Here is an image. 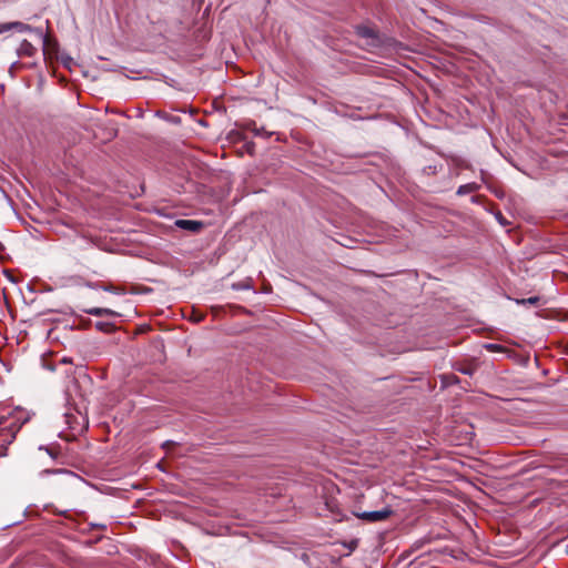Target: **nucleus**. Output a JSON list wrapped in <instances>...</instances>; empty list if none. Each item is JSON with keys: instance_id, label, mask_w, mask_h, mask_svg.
I'll return each mask as SVG.
<instances>
[{"instance_id": "4", "label": "nucleus", "mask_w": 568, "mask_h": 568, "mask_svg": "<svg viewBox=\"0 0 568 568\" xmlns=\"http://www.w3.org/2000/svg\"><path fill=\"white\" fill-rule=\"evenodd\" d=\"M14 30L17 32H30L33 28L30 24H27L21 21H12L0 23V33Z\"/></svg>"}, {"instance_id": "2", "label": "nucleus", "mask_w": 568, "mask_h": 568, "mask_svg": "<svg viewBox=\"0 0 568 568\" xmlns=\"http://www.w3.org/2000/svg\"><path fill=\"white\" fill-rule=\"evenodd\" d=\"M355 32L358 37L367 40V45L372 48H379L383 45V40L378 33V31L368 26H357Z\"/></svg>"}, {"instance_id": "15", "label": "nucleus", "mask_w": 568, "mask_h": 568, "mask_svg": "<svg viewBox=\"0 0 568 568\" xmlns=\"http://www.w3.org/2000/svg\"><path fill=\"white\" fill-rule=\"evenodd\" d=\"M175 445H176V443H175V442H173V440H166V442H164V443L162 444V448H164V449L169 450V449H171V448H172L173 446H175Z\"/></svg>"}, {"instance_id": "12", "label": "nucleus", "mask_w": 568, "mask_h": 568, "mask_svg": "<svg viewBox=\"0 0 568 568\" xmlns=\"http://www.w3.org/2000/svg\"><path fill=\"white\" fill-rule=\"evenodd\" d=\"M438 172V165L429 164L423 168V174L425 175H435Z\"/></svg>"}, {"instance_id": "17", "label": "nucleus", "mask_w": 568, "mask_h": 568, "mask_svg": "<svg viewBox=\"0 0 568 568\" xmlns=\"http://www.w3.org/2000/svg\"><path fill=\"white\" fill-rule=\"evenodd\" d=\"M92 527H94V528H99V529H105V528H106V526H105V525H101V524L92 525Z\"/></svg>"}, {"instance_id": "5", "label": "nucleus", "mask_w": 568, "mask_h": 568, "mask_svg": "<svg viewBox=\"0 0 568 568\" xmlns=\"http://www.w3.org/2000/svg\"><path fill=\"white\" fill-rule=\"evenodd\" d=\"M175 225L179 229L186 230V231H190L192 233L200 232L203 229V226H204L203 222L194 221V220H176L175 221Z\"/></svg>"}, {"instance_id": "19", "label": "nucleus", "mask_w": 568, "mask_h": 568, "mask_svg": "<svg viewBox=\"0 0 568 568\" xmlns=\"http://www.w3.org/2000/svg\"><path fill=\"white\" fill-rule=\"evenodd\" d=\"M450 382H452V383H457V382H458V378H457L456 376H452V377H450Z\"/></svg>"}, {"instance_id": "3", "label": "nucleus", "mask_w": 568, "mask_h": 568, "mask_svg": "<svg viewBox=\"0 0 568 568\" xmlns=\"http://www.w3.org/2000/svg\"><path fill=\"white\" fill-rule=\"evenodd\" d=\"M393 513L394 511L390 507H385L381 510L354 513V515L364 521L378 523L388 519Z\"/></svg>"}, {"instance_id": "6", "label": "nucleus", "mask_w": 568, "mask_h": 568, "mask_svg": "<svg viewBox=\"0 0 568 568\" xmlns=\"http://www.w3.org/2000/svg\"><path fill=\"white\" fill-rule=\"evenodd\" d=\"M453 367L462 374L471 376L477 369V364L475 362L455 363Z\"/></svg>"}, {"instance_id": "18", "label": "nucleus", "mask_w": 568, "mask_h": 568, "mask_svg": "<svg viewBox=\"0 0 568 568\" xmlns=\"http://www.w3.org/2000/svg\"><path fill=\"white\" fill-rule=\"evenodd\" d=\"M61 362H62V363H64V364H67V363H71V359H70V358L64 357V358H62V359H61Z\"/></svg>"}, {"instance_id": "7", "label": "nucleus", "mask_w": 568, "mask_h": 568, "mask_svg": "<svg viewBox=\"0 0 568 568\" xmlns=\"http://www.w3.org/2000/svg\"><path fill=\"white\" fill-rule=\"evenodd\" d=\"M36 48L28 40H23L17 49L19 57H32L36 53Z\"/></svg>"}, {"instance_id": "13", "label": "nucleus", "mask_w": 568, "mask_h": 568, "mask_svg": "<svg viewBox=\"0 0 568 568\" xmlns=\"http://www.w3.org/2000/svg\"><path fill=\"white\" fill-rule=\"evenodd\" d=\"M40 449H44L53 459H55L60 452L55 447H40Z\"/></svg>"}, {"instance_id": "23", "label": "nucleus", "mask_w": 568, "mask_h": 568, "mask_svg": "<svg viewBox=\"0 0 568 568\" xmlns=\"http://www.w3.org/2000/svg\"><path fill=\"white\" fill-rule=\"evenodd\" d=\"M241 287H243V288H247L248 286H247V285H244V284H241Z\"/></svg>"}, {"instance_id": "24", "label": "nucleus", "mask_w": 568, "mask_h": 568, "mask_svg": "<svg viewBox=\"0 0 568 568\" xmlns=\"http://www.w3.org/2000/svg\"><path fill=\"white\" fill-rule=\"evenodd\" d=\"M567 554H568V549H567Z\"/></svg>"}, {"instance_id": "21", "label": "nucleus", "mask_w": 568, "mask_h": 568, "mask_svg": "<svg viewBox=\"0 0 568 568\" xmlns=\"http://www.w3.org/2000/svg\"><path fill=\"white\" fill-rule=\"evenodd\" d=\"M44 471H45V473H58L59 470H49V469H45Z\"/></svg>"}, {"instance_id": "22", "label": "nucleus", "mask_w": 568, "mask_h": 568, "mask_svg": "<svg viewBox=\"0 0 568 568\" xmlns=\"http://www.w3.org/2000/svg\"><path fill=\"white\" fill-rule=\"evenodd\" d=\"M241 287H243V288H247L248 286H247V285H244V284H241Z\"/></svg>"}, {"instance_id": "14", "label": "nucleus", "mask_w": 568, "mask_h": 568, "mask_svg": "<svg viewBox=\"0 0 568 568\" xmlns=\"http://www.w3.org/2000/svg\"><path fill=\"white\" fill-rule=\"evenodd\" d=\"M346 546L349 549V551H353L357 548L358 540L357 539L351 540Z\"/></svg>"}, {"instance_id": "1", "label": "nucleus", "mask_w": 568, "mask_h": 568, "mask_svg": "<svg viewBox=\"0 0 568 568\" xmlns=\"http://www.w3.org/2000/svg\"><path fill=\"white\" fill-rule=\"evenodd\" d=\"M29 420L23 410H18L12 416H0V454H3L23 424Z\"/></svg>"}, {"instance_id": "16", "label": "nucleus", "mask_w": 568, "mask_h": 568, "mask_svg": "<svg viewBox=\"0 0 568 568\" xmlns=\"http://www.w3.org/2000/svg\"><path fill=\"white\" fill-rule=\"evenodd\" d=\"M486 348L490 349V351H496V349H499L500 346L497 345V344H487L486 345Z\"/></svg>"}, {"instance_id": "9", "label": "nucleus", "mask_w": 568, "mask_h": 568, "mask_svg": "<svg viewBox=\"0 0 568 568\" xmlns=\"http://www.w3.org/2000/svg\"><path fill=\"white\" fill-rule=\"evenodd\" d=\"M479 190V185L475 182L463 184L457 189L456 194L457 195H466L469 193H474Z\"/></svg>"}, {"instance_id": "10", "label": "nucleus", "mask_w": 568, "mask_h": 568, "mask_svg": "<svg viewBox=\"0 0 568 568\" xmlns=\"http://www.w3.org/2000/svg\"><path fill=\"white\" fill-rule=\"evenodd\" d=\"M95 328L100 332L110 333L115 329V325L111 322H97Z\"/></svg>"}, {"instance_id": "11", "label": "nucleus", "mask_w": 568, "mask_h": 568, "mask_svg": "<svg viewBox=\"0 0 568 568\" xmlns=\"http://www.w3.org/2000/svg\"><path fill=\"white\" fill-rule=\"evenodd\" d=\"M539 302H540V297L539 296H531V297H528V298L516 300L517 304H523V305H526V304L537 305Z\"/></svg>"}, {"instance_id": "20", "label": "nucleus", "mask_w": 568, "mask_h": 568, "mask_svg": "<svg viewBox=\"0 0 568 568\" xmlns=\"http://www.w3.org/2000/svg\"><path fill=\"white\" fill-rule=\"evenodd\" d=\"M4 250L3 244L0 242V253Z\"/></svg>"}, {"instance_id": "8", "label": "nucleus", "mask_w": 568, "mask_h": 568, "mask_svg": "<svg viewBox=\"0 0 568 568\" xmlns=\"http://www.w3.org/2000/svg\"><path fill=\"white\" fill-rule=\"evenodd\" d=\"M84 313L93 316H118L119 314L110 308L92 307L83 310Z\"/></svg>"}]
</instances>
